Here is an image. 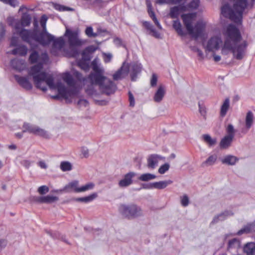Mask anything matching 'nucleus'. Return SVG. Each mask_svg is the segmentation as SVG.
Wrapping results in <instances>:
<instances>
[{"label":"nucleus","mask_w":255,"mask_h":255,"mask_svg":"<svg viewBox=\"0 0 255 255\" xmlns=\"http://www.w3.org/2000/svg\"><path fill=\"white\" fill-rule=\"evenodd\" d=\"M157 82V77L155 74H152L150 79V85L153 87L156 86Z\"/></svg>","instance_id":"nucleus-56"},{"label":"nucleus","mask_w":255,"mask_h":255,"mask_svg":"<svg viewBox=\"0 0 255 255\" xmlns=\"http://www.w3.org/2000/svg\"><path fill=\"white\" fill-rule=\"evenodd\" d=\"M192 50L194 51L197 52L198 56L200 57L201 59H203L204 58L203 53L200 49H198V48L194 47L192 48Z\"/></svg>","instance_id":"nucleus-59"},{"label":"nucleus","mask_w":255,"mask_h":255,"mask_svg":"<svg viewBox=\"0 0 255 255\" xmlns=\"http://www.w3.org/2000/svg\"><path fill=\"white\" fill-rule=\"evenodd\" d=\"M54 8L59 11H72L73 10V8H70L69 7L65 6L59 4H56L54 5Z\"/></svg>","instance_id":"nucleus-45"},{"label":"nucleus","mask_w":255,"mask_h":255,"mask_svg":"<svg viewBox=\"0 0 255 255\" xmlns=\"http://www.w3.org/2000/svg\"><path fill=\"white\" fill-rule=\"evenodd\" d=\"M18 44V38L16 37L13 36L11 38L10 40V46H16Z\"/></svg>","instance_id":"nucleus-62"},{"label":"nucleus","mask_w":255,"mask_h":255,"mask_svg":"<svg viewBox=\"0 0 255 255\" xmlns=\"http://www.w3.org/2000/svg\"><path fill=\"white\" fill-rule=\"evenodd\" d=\"M58 200V198L57 197L50 195L35 197V201L40 203L50 204Z\"/></svg>","instance_id":"nucleus-20"},{"label":"nucleus","mask_w":255,"mask_h":255,"mask_svg":"<svg viewBox=\"0 0 255 255\" xmlns=\"http://www.w3.org/2000/svg\"><path fill=\"white\" fill-rule=\"evenodd\" d=\"M79 32L78 30L72 31L66 29L65 35L68 37V41L71 48L70 55L73 57H76L79 54L78 50L74 46H80L82 42L78 38Z\"/></svg>","instance_id":"nucleus-6"},{"label":"nucleus","mask_w":255,"mask_h":255,"mask_svg":"<svg viewBox=\"0 0 255 255\" xmlns=\"http://www.w3.org/2000/svg\"><path fill=\"white\" fill-rule=\"evenodd\" d=\"M230 99L229 98H226L224 101L223 103L221 106L220 115L221 117H224L230 108Z\"/></svg>","instance_id":"nucleus-24"},{"label":"nucleus","mask_w":255,"mask_h":255,"mask_svg":"<svg viewBox=\"0 0 255 255\" xmlns=\"http://www.w3.org/2000/svg\"><path fill=\"white\" fill-rule=\"evenodd\" d=\"M27 50L28 49L26 46L21 45L13 49L11 51V53L13 55L19 54L20 56H25L27 53Z\"/></svg>","instance_id":"nucleus-26"},{"label":"nucleus","mask_w":255,"mask_h":255,"mask_svg":"<svg viewBox=\"0 0 255 255\" xmlns=\"http://www.w3.org/2000/svg\"><path fill=\"white\" fill-rule=\"evenodd\" d=\"M97 197H98L97 193H93L88 196L76 198L75 199V200L77 202L88 203V202H90L92 201L95 199H96Z\"/></svg>","instance_id":"nucleus-29"},{"label":"nucleus","mask_w":255,"mask_h":255,"mask_svg":"<svg viewBox=\"0 0 255 255\" xmlns=\"http://www.w3.org/2000/svg\"><path fill=\"white\" fill-rule=\"evenodd\" d=\"M163 159L161 156L152 154L148 156L147 159V166L148 168L154 169L157 165L158 161Z\"/></svg>","instance_id":"nucleus-16"},{"label":"nucleus","mask_w":255,"mask_h":255,"mask_svg":"<svg viewBox=\"0 0 255 255\" xmlns=\"http://www.w3.org/2000/svg\"><path fill=\"white\" fill-rule=\"evenodd\" d=\"M52 42H53V46L59 49H61L65 45V41L61 37L56 39L54 37L53 40L51 41Z\"/></svg>","instance_id":"nucleus-32"},{"label":"nucleus","mask_w":255,"mask_h":255,"mask_svg":"<svg viewBox=\"0 0 255 255\" xmlns=\"http://www.w3.org/2000/svg\"><path fill=\"white\" fill-rule=\"evenodd\" d=\"M78 181H74L69 183L68 185L65 186L64 188V190L67 192H69L71 191V189H73L74 191L76 192V189L80 188V187H78Z\"/></svg>","instance_id":"nucleus-37"},{"label":"nucleus","mask_w":255,"mask_h":255,"mask_svg":"<svg viewBox=\"0 0 255 255\" xmlns=\"http://www.w3.org/2000/svg\"><path fill=\"white\" fill-rule=\"evenodd\" d=\"M233 213L230 211H225L224 212L215 216L211 224H214L219 221H223L226 220L228 217L233 215Z\"/></svg>","instance_id":"nucleus-19"},{"label":"nucleus","mask_w":255,"mask_h":255,"mask_svg":"<svg viewBox=\"0 0 255 255\" xmlns=\"http://www.w3.org/2000/svg\"><path fill=\"white\" fill-rule=\"evenodd\" d=\"M156 176L154 174L146 173L142 174L138 178V179L141 181H148L156 178Z\"/></svg>","instance_id":"nucleus-36"},{"label":"nucleus","mask_w":255,"mask_h":255,"mask_svg":"<svg viewBox=\"0 0 255 255\" xmlns=\"http://www.w3.org/2000/svg\"><path fill=\"white\" fill-rule=\"evenodd\" d=\"M226 132L227 133V136H230L232 138L234 137L235 130L232 124H229L228 125L226 128Z\"/></svg>","instance_id":"nucleus-44"},{"label":"nucleus","mask_w":255,"mask_h":255,"mask_svg":"<svg viewBox=\"0 0 255 255\" xmlns=\"http://www.w3.org/2000/svg\"><path fill=\"white\" fill-rule=\"evenodd\" d=\"M205 24L200 21L195 24L194 27H192V31L188 30V33L193 38L197 39L201 36L205 29Z\"/></svg>","instance_id":"nucleus-10"},{"label":"nucleus","mask_w":255,"mask_h":255,"mask_svg":"<svg viewBox=\"0 0 255 255\" xmlns=\"http://www.w3.org/2000/svg\"><path fill=\"white\" fill-rule=\"evenodd\" d=\"M222 43L221 38L218 37H211L208 42L206 47V50L208 51L214 52L215 50H218L220 45Z\"/></svg>","instance_id":"nucleus-12"},{"label":"nucleus","mask_w":255,"mask_h":255,"mask_svg":"<svg viewBox=\"0 0 255 255\" xmlns=\"http://www.w3.org/2000/svg\"><path fill=\"white\" fill-rule=\"evenodd\" d=\"M91 55L88 53L86 51L84 50L82 52V59L81 60H83L87 61H89L91 60Z\"/></svg>","instance_id":"nucleus-51"},{"label":"nucleus","mask_w":255,"mask_h":255,"mask_svg":"<svg viewBox=\"0 0 255 255\" xmlns=\"http://www.w3.org/2000/svg\"><path fill=\"white\" fill-rule=\"evenodd\" d=\"M143 25L148 30H150L151 32H155V30L153 28V26L148 21H144L143 22Z\"/></svg>","instance_id":"nucleus-53"},{"label":"nucleus","mask_w":255,"mask_h":255,"mask_svg":"<svg viewBox=\"0 0 255 255\" xmlns=\"http://www.w3.org/2000/svg\"><path fill=\"white\" fill-rule=\"evenodd\" d=\"M103 55L104 57V61L105 63H107L111 62L113 57V55L112 54L103 53Z\"/></svg>","instance_id":"nucleus-54"},{"label":"nucleus","mask_w":255,"mask_h":255,"mask_svg":"<svg viewBox=\"0 0 255 255\" xmlns=\"http://www.w3.org/2000/svg\"><path fill=\"white\" fill-rule=\"evenodd\" d=\"M99 59L98 58H95L92 61L91 66L94 72L90 73L87 78L90 85L87 87L86 92L94 98L98 95L94 86H98L101 93L108 96L114 94L117 89L115 84L112 80L103 76V70L99 67Z\"/></svg>","instance_id":"nucleus-2"},{"label":"nucleus","mask_w":255,"mask_h":255,"mask_svg":"<svg viewBox=\"0 0 255 255\" xmlns=\"http://www.w3.org/2000/svg\"><path fill=\"white\" fill-rule=\"evenodd\" d=\"M47 19V17L45 15L41 16L40 24L42 27V30L34 28L33 29H22L19 31V35L22 40L29 44L31 48L35 46V42L38 43L43 46L49 45L53 40L54 36L49 33L46 30Z\"/></svg>","instance_id":"nucleus-4"},{"label":"nucleus","mask_w":255,"mask_h":255,"mask_svg":"<svg viewBox=\"0 0 255 255\" xmlns=\"http://www.w3.org/2000/svg\"><path fill=\"white\" fill-rule=\"evenodd\" d=\"M95 102L96 104L100 105V106H105L107 105L108 101H106L105 100H97L96 99H94Z\"/></svg>","instance_id":"nucleus-63"},{"label":"nucleus","mask_w":255,"mask_h":255,"mask_svg":"<svg viewBox=\"0 0 255 255\" xmlns=\"http://www.w3.org/2000/svg\"><path fill=\"white\" fill-rule=\"evenodd\" d=\"M234 138L226 135L221 140L220 147L221 149H227L230 146Z\"/></svg>","instance_id":"nucleus-25"},{"label":"nucleus","mask_w":255,"mask_h":255,"mask_svg":"<svg viewBox=\"0 0 255 255\" xmlns=\"http://www.w3.org/2000/svg\"><path fill=\"white\" fill-rule=\"evenodd\" d=\"M142 187L139 188H137L136 189L137 191H139L141 189H150L153 188V185H152V183H142L141 184Z\"/></svg>","instance_id":"nucleus-55"},{"label":"nucleus","mask_w":255,"mask_h":255,"mask_svg":"<svg viewBox=\"0 0 255 255\" xmlns=\"http://www.w3.org/2000/svg\"><path fill=\"white\" fill-rule=\"evenodd\" d=\"M196 16V13H188L186 14H183L181 15V18L183 20V23L186 27L187 31H192V27L193 21L194 20Z\"/></svg>","instance_id":"nucleus-11"},{"label":"nucleus","mask_w":255,"mask_h":255,"mask_svg":"<svg viewBox=\"0 0 255 255\" xmlns=\"http://www.w3.org/2000/svg\"><path fill=\"white\" fill-rule=\"evenodd\" d=\"M94 186L95 185L94 183L92 182L88 183L86 185L80 187V188L76 189V192H82L89 190H91L94 187Z\"/></svg>","instance_id":"nucleus-41"},{"label":"nucleus","mask_w":255,"mask_h":255,"mask_svg":"<svg viewBox=\"0 0 255 255\" xmlns=\"http://www.w3.org/2000/svg\"><path fill=\"white\" fill-rule=\"evenodd\" d=\"M169 167L170 165L168 163H164L159 168L158 172L161 174H163L169 170Z\"/></svg>","instance_id":"nucleus-47"},{"label":"nucleus","mask_w":255,"mask_h":255,"mask_svg":"<svg viewBox=\"0 0 255 255\" xmlns=\"http://www.w3.org/2000/svg\"><path fill=\"white\" fill-rule=\"evenodd\" d=\"M172 181L170 180L161 181L152 183L153 188L157 189H162L165 188L168 185L172 183Z\"/></svg>","instance_id":"nucleus-27"},{"label":"nucleus","mask_w":255,"mask_h":255,"mask_svg":"<svg viewBox=\"0 0 255 255\" xmlns=\"http://www.w3.org/2000/svg\"><path fill=\"white\" fill-rule=\"evenodd\" d=\"M73 75L79 81L85 82L87 80V79L85 77H83L82 74L78 71H75L73 73Z\"/></svg>","instance_id":"nucleus-49"},{"label":"nucleus","mask_w":255,"mask_h":255,"mask_svg":"<svg viewBox=\"0 0 255 255\" xmlns=\"http://www.w3.org/2000/svg\"><path fill=\"white\" fill-rule=\"evenodd\" d=\"M225 36V39L222 47V53L227 55L229 51H231L237 59H242L245 55L247 45L246 42H244L237 45L242 38L239 30L234 25L230 24L227 28Z\"/></svg>","instance_id":"nucleus-3"},{"label":"nucleus","mask_w":255,"mask_h":255,"mask_svg":"<svg viewBox=\"0 0 255 255\" xmlns=\"http://www.w3.org/2000/svg\"><path fill=\"white\" fill-rule=\"evenodd\" d=\"M77 65L81 69L85 71H88L89 70L88 61L80 59L78 61Z\"/></svg>","instance_id":"nucleus-42"},{"label":"nucleus","mask_w":255,"mask_h":255,"mask_svg":"<svg viewBox=\"0 0 255 255\" xmlns=\"http://www.w3.org/2000/svg\"><path fill=\"white\" fill-rule=\"evenodd\" d=\"M4 3L8 4L12 7H15L18 5V1L17 0H0Z\"/></svg>","instance_id":"nucleus-48"},{"label":"nucleus","mask_w":255,"mask_h":255,"mask_svg":"<svg viewBox=\"0 0 255 255\" xmlns=\"http://www.w3.org/2000/svg\"><path fill=\"white\" fill-rule=\"evenodd\" d=\"M234 1L232 8L228 3L221 8V13L225 17L229 18L235 23L241 22L243 13L248 5L247 0H233Z\"/></svg>","instance_id":"nucleus-5"},{"label":"nucleus","mask_w":255,"mask_h":255,"mask_svg":"<svg viewBox=\"0 0 255 255\" xmlns=\"http://www.w3.org/2000/svg\"><path fill=\"white\" fill-rule=\"evenodd\" d=\"M44 64L42 62H38L31 66L28 72V76L32 77L33 82L37 89L45 92L47 91L46 86H48L50 89H57L59 95L65 99L77 94L78 91L75 87L76 82L71 74L67 73L63 77V80L71 87L70 88H66L61 82L55 84L54 78L52 75L41 71Z\"/></svg>","instance_id":"nucleus-1"},{"label":"nucleus","mask_w":255,"mask_h":255,"mask_svg":"<svg viewBox=\"0 0 255 255\" xmlns=\"http://www.w3.org/2000/svg\"><path fill=\"white\" fill-rule=\"evenodd\" d=\"M12 68L17 71L21 72L26 69L27 64L24 60L15 58L10 61Z\"/></svg>","instance_id":"nucleus-15"},{"label":"nucleus","mask_w":255,"mask_h":255,"mask_svg":"<svg viewBox=\"0 0 255 255\" xmlns=\"http://www.w3.org/2000/svg\"><path fill=\"white\" fill-rule=\"evenodd\" d=\"M239 160V159L235 156L232 155H228L221 159L223 164L228 165H234Z\"/></svg>","instance_id":"nucleus-23"},{"label":"nucleus","mask_w":255,"mask_h":255,"mask_svg":"<svg viewBox=\"0 0 255 255\" xmlns=\"http://www.w3.org/2000/svg\"><path fill=\"white\" fill-rule=\"evenodd\" d=\"M49 58L47 53H42L41 55H39V53L33 50L30 53L28 60L30 64L38 63V62H42L43 63H45L48 61Z\"/></svg>","instance_id":"nucleus-9"},{"label":"nucleus","mask_w":255,"mask_h":255,"mask_svg":"<svg viewBox=\"0 0 255 255\" xmlns=\"http://www.w3.org/2000/svg\"><path fill=\"white\" fill-rule=\"evenodd\" d=\"M203 138L205 142L207 143L210 146L214 145L217 143V139L216 138H212L209 134L203 135Z\"/></svg>","instance_id":"nucleus-40"},{"label":"nucleus","mask_w":255,"mask_h":255,"mask_svg":"<svg viewBox=\"0 0 255 255\" xmlns=\"http://www.w3.org/2000/svg\"><path fill=\"white\" fill-rule=\"evenodd\" d=\"M21 26L22 25L21 24V23H20L19 22H16L14 25V28L16 31V33L18 35L19 31H20L22 29H24L23 28H21Z\"/></svg>","instance_id":"nucleus-60"},{"label":"nucleus","mask_w":255,"mask_h":255,"mask_svg":"<svg viewBox=\"0 0 255 255\" xmlns=\"http://www.w3.org/2000/svg\"><path fill=\"white\" fill-rule=\"evenodd\" d=\"M165 93L166 91L164 87L162 85L159 86L153 97L154 102L156 103L160 102L164 97Z\"/></svg>","instance_id":"nucleus-21"},{"label":"nucleus","mask_w":255,"mask_h":255,"mask_svg":"<svg viewBox=\"0 0 255 255\" xmlns=\"http://www.w3.org/2000/svg\"><path fill=\"white\" fill-rule=\"evenodd\" d=\"M173 27L179 35L183 36L185 34L182 30L181 24L178 20L173 21Z\"/></svg>","instance_id":"nucleus-38"},{"label":"nucleus","mask_w":255,"mask_h":255,"mask_svg":"<svg viewBox=\"0 0 255 255\" xmlns=\"http://www.w3.org/2000/svg\"><path fill=\"white\" fill-rule=\"evenodd\" d=\"M136 175L134 172H129L124 175V178L119 182V186L124 188L130 185L133 183L132 178Z\"/></svg>","instance_id":"nucleus-13"},{"label":"nucleus","mask_w":255,"mask_h":255,"mask_svg":"<svg viewBox=\"0 0 255 255\" xmlns=\"http://www.w3.org/2000/svg\"><path fill=\"white\" fill-rule=\"evenodd\" d=\"M14 77L18 84L24 89L30 90L32 88V85L29 81L28 76L23 77L15 75Z\"/></svg>","instance_id":"nucleus-14"},{"label":"nucleus","mask_w":255,"mask_h":255,"mask_svg":"<svg viewBox=\"0 0 255 255\" xmlns=\"http://www.w3.org/2000/svg\"><path fill=\"white\" fill-rule=\"evenodd\" d=\"M189 200L187 195H183L181 198V203L183 207H186L188 205Z\"/></svg>","instance_id":"nucleus-50"},{"label":"nucleus","mask_w":255,"mask_h":255,"mask_svg":"<svg viewBox=\"0 0 255 255\" xmlns=\"http://www.w3.org/2000/svg\"><path fill=\"white\" fill-rule=\"evenodd\" d=\"M128 94L129 101V105L131 107H133L135 104L134 97L130 91L128 92Z\"/></svg>","instance_id":"nucleus-57"},{"label":"nucleus","mask_w":255,"mask_h":255,"mask_svg":"<svg viewBox=\"0 0 255 255\" xmlns=\"http://www.w3.org/2000/svg\"><path fill=\"white\" fill-rule=\"evenodd\" d=\"M85 33L89 37H96L98 36V33L93 32V28L91 26L88 27L86 29Z\"/></svg>","instance_id":"nucleus-46"},{"label":"nucleus","mask_w":255,"mask_h":255,"mask_svg":"<svg viewBox=\"0 0 255 255\" xmlns=\"http://www.w3.org/2000/svg\"><path fill=\"white\" fill-rule=\"evenodd\" d=\"M7 244V242L5 239H0V251L4 248Z\"/></svg>","instance_id":"nucleus-64"},{"label":"nucleus","mask_w":255,"mask_h":255,"mask_svg":"<svg viewBox=\"0 0 255 255\" xmlns=\"http://www.w3.org/2000/svg\"><path fill=\"white\" fill-rule=\"evenodd\" d=\"M146 4L147 7V12L148 13L149 16L152 18V20L155 19L156 17L154 13V12L152 9V4L151 2L150 1H147Z\"/></svg>","instance_id":"nucleus-43"},{"label":"nucleus","mask_w":255,"mask_h":255,"mask_svg":"<svg viewBox=\"0 0 255 255\" xmlns=\"http://www.w3.org/2000/svg\"><path fill=\"white\" fill-rule=\"evenodd\" d=\"M244 250L247 255H254L255 252V243L253 242L247 243L245 245Z\"/></svg>","instance_id":"nucleus-30"},{"label":"nucleus","mask_w":255,"mask_h":255,"mask_svg":"<svg viewBox=\"0 0 255 255\" xmlns=\"http://www.w3.org/2000/svg\"><path fill=\"white\" fill-rule=\"evenodd\" d=\"M217 159V155L216 154L211 155L203 162L201 166L202 167L209 166L214 165Z\"/></svg>","instance_id":"nucleus-31"},{"label":"nucleus","mask_w":255,"mask_h":255,"mask_svg":"<svg viewBox=\"0 0 255 255\" xmlns=\"http://www.w3.org/2000/svg\"><path fill=\"white\" fill-rule=\"evenodd\" d=\"M200 4L199 0H192L187 4H184L185 11L196 9L198 8Z\"/></svg>","instance_id":"nucleus-28"},{"label":"nucleus","mask_w":255,"mask_h":255,"mask_svg":"<svg viewBox=\"0 0 255 255\" xmlns=\"http://www.w3.org/2000/svg\"><path fill=\"white\" fill-rule=\"evenodd\" d=\"M142 69V66L140 63H133L130 65V72L131 81H134L136 80L137 75L141 73Z\"/></svg>","instance_id":"nucleus-17"},{"label":"nucleus","mask_w":255,"mask_h":255,"mask_svg":"<svg viewBox=\"0 0 255 255\" xmlns=\"http://www.w3.org/2000/svg\"><path fill=\"white\" fill-rule=\"evenodd\" d=\"M96 49L97 48L94 46H90L86 47L84 50L91 55V54L94 52Z\"/></svg>","instance_id":"nucleus-58"},{"label":"nucleus","mask_w":255,"mask_h":255,"mask_svg":"<svg viewBox=\"0 0 255 255\" xmlns=\"http://www.w3.org/2000/svg\"><path fill=\"white\" fill-rule=\"evenodd\" d=\"M48 191H49V188L45 185L41 186L39 187L38 189V192H39V194H40L41 195L45 194L46 193H47Z\"/></svg>","instance_id":"nucleus-52"},{"label":"nucleus","mask_w":255,"mask_h":255,"mask_svg":"<svg viewBox=\"0 0 255 255\" xmlns=\"http://www.w3.org/2000/svg\"><path fill=\"white\" fill-rule=\"evenodd\" d=\"M31 17L29 14L24 13L21 18V24L22 26H28L31 23Z\"/></svg>","instance_id":"nucleus-34"},{"label":"nucleus","mask_w":255,"mask_h":255,"mask_svg":"<svg viewBox=\"0 0 255 255\" xmlns=\"http://www.w3.org/2000/svg\"><path fill=\"white\" fill-rule=\"evenodd\" d=\"M60 167L62 171L66 172L71 170L72 169V165L70 162L64 161L60 163Z\"/></svg>","instance_id":"nucleus-39"},{"label":"nucleus","mask_w":255,"mask_h":255,"mask_svg":"<svg viewBox=\"0 0 255 255\" xmlns=\"http://www.w3.org/2000/svg\"><path fill=\"white\" fill-rule=\"evenodd\" d=\"M254 115L251 111H249L246 117V127L248 129H249L253 124Z\"/></svg>","instance_id":"nucleus-33"},{"label":"nucleus","mask_w":255,"mask_h":255,"mask_svg":"<svg viewBox=\"0 0 255 255\" xmlns=\"http://www.w3.org/2000/svg\"><path fill=\"white\" fill-rule=\"evenodd\" d=\"M128 72V68L121 67L113 76L114 80H118L124 78L125 75H127Z\"/></svg>","instance_id":"nucleus-22"},{"label":"nucleus","mask_w":255,"mask_h":255,"mask_svg":"<svg viewBox=\"0 0 255 255\" xmlns=\"http://www.w3.org/2000/svg\"><path fill=\"white\" fill-rule=\"evenodd\" d=\"M119 210L122 215L128 219L138 217L141 214L140 208L134 204L121 205Z\"/></svg>","instance_id":"nucleus-7"},{"label":"nucleus","mask_w":255,"mask_h":255,"mask_svg":"<svg viewBox=\"0 0 255 255\" xmlns=\"http://www.w3.org/2000/svg\"><path fill=\"white\" fill-rule=\"evenodd\" d=\"M23 132H28L30 133L42 136L45 138L48 137V134L44 129L41 128L38 126L33 125L28 123H24L23 125Z\"/></svg>","instance_id":"nucleus-8"},{"label":"nucleus","mask_w":255,"mask_h":255,"mask_svg":"<svg viewBox=\"0 0 255 255\" xmlns=\"http://www.w3.org/2000/svg\"><path fill=\"white\" fill-rule=\"evenodd\" d=\"M187 0H169V2H170L171 4H182L184 3Z\"/></svg>","instance_id":"nucleus-61"},{"label":"nucleus","mask_w":255,"mask_h":255,"mask_svg":"<svg viewBox=\"0 0 255 255\" xmlns=\"http://www.w3.org/2000/svg\"><path fill=\"white\" fill-rule=\"evenodd\" d=\"M185 8L184 3L171 7L168 15L171 18H177L181 12H185Z\"/></svg>","instance_id":"nucleus-18"},{"label":"nucleus","mask_w":255,"mask_h":255,"mask_svg":"<svg viewBox=\"0 0 255 255\" xmlns=\"http://www.w3.org/2000/svg\"><path fill=\"white\" fill-rule=\"evenodd\" d=\"M255 228V225L254 224H249L247 226H245L243 228L241 229L238 232L237 234L238 235H241L244 233H249L254 230Z\"/></svg>","instance_id":"nucleus-35"}]
</instances>
